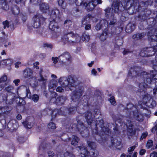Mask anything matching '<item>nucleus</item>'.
Here are the masks:
<instances>
[{"label": "nucleus", "instance_id": "1", "mask_svg": "<svg viewBox=\"0 0 157 157\" xmlns=\"http://www.w3.org/2000/svg\"><path fill=\"white\" fill-rule=\"evenodd\" d=\"M93 115L92 112L90 111H86L84 113V116L86 121L89 125L92 126L93 124L95 125V128H105L104 126V121L102 120L99 118V117L101 116L99 110L95 109L94 111ZM112 118L113 120L115 121V125L112 123H109L106 125L105 128H119L120 127L117 124V121L115 116H113Z\"/></svg>", "mask_w": 157, "mask_h": 157}, {"label": "nucleus", "instance_id": "2", "mask_svg": "<svg viewBox=\"0 0 157 157\" xmlns=\"http://www.w3.org/2000/svg\"><path fill=\"white\" fill-rule=\"evenodd\" d=\"M121 0H114L112 4V10L115 13H119L124 10L125 8L123 5H120V2ZM153 2V0H127V3H128L131 5L134 3L139 4V8L142 7L145 8L148 5H151Z\"/></svg>", "mask_w": 157, "mask_h": 157}, {"label": "nucleus", "instance_id": "3", "mask_svg": "<svg viewBox=\"0 0 157 157\" xmlns=\"http://www.w3.org/2000/svg\"><path fill=\"white\" fill-rule=\"evenodd\" d=\"M143 72H141V70L140 67H139L135 66L133 67H131L128 72V78L136 77L139 75V74L140 73L141 77L143 78L144 80V82H141L139 84V87L141 89L140 91L141 92V94L142 96L145 94H148L146 93L145 89L147 88L148 86L147 84V83L146 81V78H144V75L142 74Z\"/></svg>", "mask_w": 157, "mask_h": 157}, {"label": "nucleus", "instance_id": "4", "mask_svg": "<svg viewBox=\"0 0 157 157\" xmlns=\"http://www.w3.org/2000/svg\"><path fill=\"white\" fill-rule=\"evenodd\" d=\"M87 144L88 147L90 148L91 151H89L87 147H83L82 146H78L77 148H79L80 151L81 156L83 157H96L98 153L95 149L96 145L95 143L91 141H88Z\"/></svg>", "mask_w": 157, "mask_h": 157}, {"label": "nucleus", "instance_id": "5", "mask_svg": "<svg viewBox=\"0 0 157 157\" xmlns=\"http://www.w3.org/2000/svg\"><path fill=\"white\" fill-rule=\"evenodd\" d=\"M59 84L66 90H71V87L76 86L79 83L77 79L71 75L60 77L58 80Z\"/></svg>", "mask_w": 157, "mask_h": 157}, {"label": "nucleus", "instance_id": "6", "mask_svg": "<svg viewBox=\"0 0 157 157\" xmlns=\"http://www.w3.org/2000/svg\"><path fill=\"white\" fill-rule=\"evenodd\" d=\"M93 135H98L99 138L98 140V142L100 143H103L106 142L109 137L112 135L111 131L110 128H101L98 131V128H90Z\"/></svg>", "mask_w": 157, "mask_h": 157}, {"label": "nucleus", "instance_id": "7", "mask_svg": "<svg viewBox=\"0 0 157 157\" xmlns=\"http://www.w3.org/2000/svg\"><path fill=\"white\" fill-rule=\"evenodd\" d=\"M126 110L127 116L129 118H134L140 122H141L144 120V115L139 113L136 107L132 104L129 103L127 105Z\"/></svg>", "mask_w": 157, "mask_h": 157}, {"label": "nucleus", "instance_id": "8", "mask_svg": "<svg viewBox=\"0 0 157 157\" xmlns=\"http://www.w3.org/2000/svg\"><path fill=\"white\" fill-rule=\"evenodd\" d=\"M115 20L114 19L108 22L105 19H101L95 25V28L97 31H99L101 29L104 30L108 28H110L111 32L112 33H114L116 30V28L115 27Z\"/></svg>", "mask_w": 157, "mask_h": 157}, {"label": "nucleus", "instance_id": "9", "mask_svg": "<svg viewBox=\"0 0 157 157\" xmlns=\"http://www.w3.org/2000/svg\"><path fill=\"white\" fill-rule=\"evenodd\" d=\"M61 39L64 44H68L73 45L78 42L81 38L78 35L70 32L63 35Z\"/></svg>", "mask_w": 157, "mask_h": 157}, {"label": "nucleus", "instance_id": "10", "mask_svg": "<svg viewBox=\"0 0 157 157\" xmlns=\"http://www.w3.org/2000/svg\"><path fill=\"white\" fill-rule=\"evenodd\" d=\"M77 108L75 107L69 109L63 107L60 108L59 110L56 109L51 111L52 117V118H54L57 114L62 115L66 116L67 114L73 113L77 110Z\"/></svg>", "mask_w": 157, "mask_h": 157}, {"label": "nucleus", "instance_id": "11", "mask_svg": "<svg viewBox=\"0 0 157 157\" xmlns=\"http://www.w3.org/2000/svg\"><path fill=\"white\" fill-rule=\"evenodd\" d=\"M154 71H151L150 73H147L146 72H143L142 74L144 75V78H146L147 82L150 84L151 83L152 79L157 80V65H154L153 66Z\"/></svg>", "mask_w": 157, "mask_h": 157}, {"label": "nucleus", "instance_id": "12", "mask_svg": "<svg viewBox=\"0 0 157 157\" xmlns=\"http://www.w3.org/2000/svg\"><path fill=\"white\" fill-rule=\"evenodd\" d=\"M119 128H113L115 132H117L116 134L112 135L111 136V144L112 146H115L116 148L119 150H121L122 147L121 142L118 141L117 139V136L119 135L120 132H119Z\"/></svg>", "mask_w": 157, "mask_h": 157}, {"label": "nucleus", "instance_id": "13", "mask_svg": "<svg viewBox=\"0 0 157 157\" xmlns=\"http://www.w3.org/2000/svg\"><path fill=\"white\" fill-rule=\"evenodd\" d=\"M84 91L83 86H78L71 94V99L74 101H78L82 95Z\"/></svg>", "mask_w": 157, "mask_h": 157}, {"label": "nucleus", "instance_id": "14", "mask_svg": "<svg viewBox=\"0 0 157 157\" xmlns=\"http://www.w3.org/2000/svg\"><path fill=\"white\" fill-rule=\"evenodd\" d=\"M46 19L41 15L37 14L35 15L33 18V24L32 27L34 29H39L41 24L45 21Z\"/></svg>", "mask_w": 157, "mask_h": 157}, {"label": "nucleus", "instance_id": "15", "mask_svg": "<svg viewBox=\"0 0 157 157\" xmlns=\"http://www.w3.org/2000/svg\"><path fill=\"white\" fill-rule=\"evenodd\" d=\"M142 97L144 102L147 106L153 108L156 105V101L151 98V96L149 94H145L142 95Z\"/></svg>", "mask_w": 157, "mask_h": 157}, {"label": "nucleus", "instance_id": "16", "mask_svg": "<svg viewBox=\"0 0 157 157\" xmlns=\"http://www.w3.org/2000/svg\"><path fill=\"white\" fill-rule=\"evenodd\" d=\"M13 87L11 86H8L6 88V90L7 91L11 93L10 95H7L6 100V103L10 105L13 103L15 99V94L13 92Z\"/></svg>", "mask_w": 157, "mask_h": 157}, {"label": "nucleus", "instance_id": "17", "mask_svg": "<svg viewBox=\"0 0 157 157\" xmlns=\"http://www.w3.org/2000/svg\"><path fill=\"white\" fill-rule=\"evenodd\" d=\"M101 3V0H91V2L88 3L85 2L83 4V7L86 8L87 11H90L93 10L97 5Z\"/></svg>", "mask_w": 157, "mask_h": 157}, {"label": "nucleus", "instance_id": "18", "mask_svg": "<svg viewBox=\"0 0 157 157\" xmlns=\"http://www.w3.org/2000/svg\"><path fill=\"white\" fill-rule=\"evenodd\" d=\"M111 8L110 7H108L104 10L105 17L108 19V22H110L112 20H115V27H116L117 22V19L114 16V14L113 12L110 13Z\"/></svg>", "mask_w": 157, "mask_h": 157}, {"label": "nucleus", "instance_id": "19", "mask_svg": "<svg viewBox=\"0 0 157 157\" xmlns=\"http://www.w3.org/2000/svg\"><path fill=\"white\" fill-rule=\"evenodd\" d=\"M153 49L151 47L146 48L141 50L140 53V55L142 57L150 56L154 55Z\"/></svg>", "mask_w": 157, "mask_h": 157}, {"label": "nucleus", "instance_id": "20", "mask_svg": "<svg viewBox=\"0 0 157 157\" xmlns=\"http://www.w3.org/2000/svg\"><path fill=\"white\" fill-rule=\"evenodd\" d=\"M91 17V16L88 14L85 16L82 20V26L84 27L86 30H89L91 29L90 24L87 22L88 20H89Z\"/></svg>", "mask_w": 157, "mask_h": 157}, {"label": "nucleus", "instance_id": "21", "mask_svg": "<svg viewBox=\"0 0 157 157\" xmlns=\"http://www.w3.org/2000/svg\"><path fill=\"white\" fill-rule=\"evenodd\" d=\"M71 59V56L68 52H64L59 57V61L62 63H64L67 61L70 62Z\"/></svg>", "mask_w": 157, "mask_h": 157}, {"label": "nucleus", "instance_id": "22", "mask_svg": "<svg viewBox=\"0 0 157 157\" xmlns=\"http://www.w3.org/2000/svg\"><path fill=\"white\" fill-rule=\"evenodd\" d=\"M115 31H115L114 33H112L111 32L110 28H108L103 30L99 37L101 41H104L106 40L109 34H111V35L114 34L115 33Z\"/></svg>", "mask_w": 157, "mask_h": 157}, {"label": "nucleus", "instance_id": "23", "mask_svg": "<svg viewBox=\"0 0 157 157\" xmlns=\"http://www.w3.org/2000/svg\"><path fill=\"white\" fill-rule=\"evenodd\" d=\"M44 72L42 68H40L38 72L39 76L38 77V80L39 82H42L44 84H45L47 81L46 76L44 74Z\"/></svg>", "mask_w": 157, "mask_h": 157}, {"label": "nucleus", "instance_id": "24", "mask_svg": "<svg viewBox=\"0 0 157 157\" xmlns=\"http://www.w3.org/2000/svg\"><path fill=\"white\" fill-rule=\"evenodd\" d=\"M51 17L52 19H54L56 22L60 21V14L59 10L56 9H54L52 10Z\"/></svg>", "mask_w": 157, "mask_h": 157}, {"label": "nucleus", "instance_id": "25", "mask_svg": "<svg viewBox=\"0 0 157 157\" xmlns=\"http://www.w3.org/2000/svg\"><path fill=\"white\" fill-rule=\"evenodd\" d=\"M59 22H56L54 19L50 20L49 25V29L52 31L57 32L59 29V27L58 25V23Z\"/></svg>", "mask_w": 157, "mask_h": 157}, {"label": "nucleus", "instance_id": "26", "mask_svg": "<svg viewBox=\"0 0 157 157\" xmlns=\"http://www.w3.org/2000/svg\"><path fill=\"white\" fill-rule=\"evenodd\" d=\"M57 85V82L55 80H52L49 82L48 86L50 92L53 91Z\"/></svg>", "mask_w": 157, "mask_h": 157}, {"label": "nucleus", "instance_id": "27", "mask_svg": "<svg viewBox=\"0 0 157 157\" xmlns=\"http://www.w3.org/2000/svg\"><path fill=\"white\" fill-rule=\"evenodd\" d=\"M83 99L81 100L78 103V105H81V104L84 107L88 106V100H89V97L87 95H84L82 98Z\"/></svg>", "mask_w": 157, "mask_h": 157}, {"label": "nucleus", "instance_id": "28", "mask_svg": "<svg viewBox=\"0 0 157 157\" xmlns=\"http://www.w3.org/2000/svg\"><path fill=\"white\" fill-rule=\"evenodd\" d=\"M23 75L25 78L31 77L33 74V71L29 68H26L23 71Z\"/></svg>", "mask_w": 157, "mask_h": 157}, {"label": "nucleus", "instance_id": "29", "mask_svg": "<svg viewBox=\"0 0 157 157\" xmlns=\"http://www.w3.org/2000/svg\"><path fill=\"white\" fill-rule=\"evenodd\" d=\"M67 99L66 97L61 96L58 97L56 99L55 104L56 105H60L64 103Z\"/></svg>", "mask_w": 157, "mask_h": 157}, {"label": "nucleus", "instance_id": "30", "mask_svg": "<svg viewBox=\"0 0 157 157\" xmlns=\"http://www.w3.org/2000/svg\"><path fill=\"white\" fill-rule=\"evenodd\" d=\"M135 27L136 25L134 24L129 23L126 26L125 31L127 33H130L135 29Z\"/></svg>", "mask_w": 157, "mask_h": 157}, {"label": "nucleus", "instance_id": "31", "mask_svg": "<svg viewBox=\"0 0 157 157\" xmlns=\"http://www.w3.org/2000/svg\"><path fill=\"white\" fill-rule=\"evenodd\" d=\"M49 8V5L45 3H42L40 6V9L43 13H46Z\"/></svg>", "mask_w": 157, "mask_h": 157}, {"label": "nucleus", "instance_id": "32", "mask_svg": "<svg viewBox=\"0 0 157 157\" xmlns=\"http://www.w3.org/2000/svg\"><path fill=\"white\" fill-rule=\"evenodd\" d=\"M72 140L71 142V145L76 146L78 145V142L79 140V138L76 136L73 135L72 136Z\"/></svg>", "mask_w": 157, "mask_h": 157}, {"label": "nucleus", "instance_id": "33", "mask_svg": "<svg viewBox=\"0 0 157 157\" xmlns=\"http://www.w3.org/2000/svg\"><path fill=\"white\" fill-rule=\"evenodd\" d=\"M146 33H138L132 36V38L135 40H137L141 39L146 36Z\"/></svg>", "mask_w": 157, "mask_h": 157}, {"label": "nucleus", "instance_id": "34", "mask_svg": "<svg viewBox=\"0 0 157 157\" xmlns=\"http://www.w3.org/2000/svg\"><path fill=\"white\" fill-rule=\"evenodd\" d=\"M11 11L13 15H17L20 12L19 8L16 5L13 6L11 8Z\"/></svg>", "mask_w": 157, "mask_h": 157}, {"label": "nucleus", "instance_id": "35", "mask_svg": "<svg viewBox=\"0 0 157 157\" xmlns=\"http://www.w3.org/2000/svg\"><path fill=\"white\" fill-rule=\"evenodd\" d=\"M84 129L80 132V134L84 138H87L89 137L90 135V132L88 128H84Z\"/></svg>", "mask_w": 157, "mask_h": 157}, {"label": "nucleus", "instance_id": "36", "mask_svg": "<svg viewBox=\"0 0 157 157\" xmlns=\"http://www.w3.org/2000/svg\"><path fill=\"white\" fill-rule=\"evenodd\" d=\"M140 128H126L128 133V135L132 136H134L136 133V130H138Z\"/></svg>", "mask_w": 157, "mask_h": 157}, {"label": "nucleus", "instance_id": "37", "mask_svg": "<svg viewBox=\"0 0 157 157\" xmlns=\"http://www.w3.org/2000/svg\"><path fill=\"white\" fill-rule=\"evenodd\" d=\"M0 7L2 10L7 11L9 9L8 2L6 1L0 5Z\"/></svg>", "mask_w": 157, "mask_h": 157}, {"label": "nucleus", "instance_id": "38", "mask_svg": "<svg viewBox=\"0 0 157 157\" xmlns=\"http://www.w3.org/2000/svg\"><path fill=\"white\" fill-rule=\"evenodd\" d=\"M126 125L127 128H132L133 127L134 128L136 124L134 121L128 120L126 122Z\"/></svg>", "mask_w": 157, "mask_h": 157}, {"label": "nucleus", "instance_id": "39", "mask_svg": "<svg viewBox=\"0 0 157 157\" xmlns=\"http://www.w3.org/2000/svg\"><path fill=\"white\" fill-rule=\"evenodd\" d=\"M51 98L50 100V102L51 103H54L56 101V97L57 96V94L55 92H51Z\"/></svg>", "mask_w": 157, "mask_h": 157}, {"label": "nucleus", "instance_id": "40", "mask_svg": "<svg viewBox=\"0 0 157 157\" xmlns=\"http://www.w3.org/2000/svg\"><path fill=\"white\" fill-rule=\"evenodd\" d=\"M13 63V60L11 59H8L4 60L1 62V64L10 66Z\"/></svg>", "mask_w": 157, "mask_h": 157}, {"label": "nucleus", "instance_id": "41", "mask_svg": "<svg viewBox=\"0 0 157 157\" xmlns=\"http://www.w3.org/2000/svg\"><path fill=\"white\" fill-rule=\"evenodd\" d=\"M7 78L6 75H4L0 78V84L3 85H6V81L7 80Z\"/></svg>", "mask_w": 157, "mask_h": 157}, {"label": "nucleus", "instance_id": "42", "mask_svg": "<svg viewBox=\"0 0 157 157\" xmlns=\"http://www.w3.org/2000/svg\"><path fill=\"white\" fill-rule=\"evenodd\" d=\"M153 142L151 140H148L147 142L146 147L147 149H149L153 147Z\"/></svg>", "mask_w": 157, "mask_h": 157}, {"label": "nucleus", "instance_id": "43", "mask_svg": "<svg viewBox=\"0 0 157 157\" xmlns=\"http://www.w3.org/2000/svg\"><path fill=\"white\" fill-rule=\"evenodd\" d=\"M16 101L17 103L19 105H23L25 103V101L20 97H17Z\"/></svg>", "mask_w": 157, "mask_h": 157}, {"label": "nucleus", "instance_id": "44", "mask_svg": "<svg viewBox=\"0 0 157 157\" xmlns=\"http://www.w3.org/2000/svg\"><path fill=\"white\" fill-rule=\"evenodd\" d=\"M90 36L85 33H84L82 36V40L86 42H88L90 40Z\"/></svg>", "mask_w": 157, "mask_h": 157}, {"label": "nucleus", "instance_id": "45", "mask_svg": "<svg viewBox=\"0 0 157 157\" xmlns=\"http://www.w3.org/2000/svg\"><path fill=\"white\" fill-rule=\"evenodd\" d=\"M5 33L4 32L0 33V42H4L6 39Z\"/></svg>", "mask_w": 157, "mask_h": 157}, {"label": "nucleus", "instance_id": "46", "mask_svg": "<svg viewBox=\"0 0 157 157\" xmlns=\"http://www.w3.org/2000/svg\"><path fill=\"white\" fill-rule=\"evenodd\" d=\"M22 124H23L24 127L26 128H29V127H30L32 128L33 124L30 122H29L27 120L24 121L22 122Z\"/></svg>", "mask_w": 157, "mask_h": 157}, {"label": "nucleus", "instance_id": "47", "mask_svg": "<svg viewBox=\"0 0 157 157\" xmlns=\"http://www.w3.org/2000/svg\"><path fill=\"white\" fill-rule=\"evenodd\" d=\"M79 116H77L76 117V120L78 123L77 128H79V126H80L81 128H83L84 127V124L79 120Z\"/></svg>", "mask_w": 157, "mask_h": 157}, {"label": "nucleus", "instance_id": "48", "mask_svg": "<svg viewBox=\"0 0 157 157\" xmlns=\"http://www.w3.org/2000/svg\"><path fill=\"white\" fill-rule=\"evenodd\" d=\"M32 100L35 102L38 101L39 99V96L37 94H34L32 97Z\"/></svg>", "mask_w": 157, "mask_h": 157}, {"label": "nucleus", "instance_id": "49", "mask_svg": "<svg viewBox=\"0 0 157 157\" xmlns=\"http://www.w3.org/2000/svg\"><path fill=\"white\" fill-rule=\"evenodd\" d=\"M136 147L135 146H133L128 148V152L129 154L132 155V152L134 150Z\"/></svg>", "mask_w": 157, "mask_h": 157}, {"label": "nucleus", "instance_id": "50", "mask_svg": "<svg viewBox=\"0 0 157 157\" xmlns=\"http://www.w3.org/2000/svg\"><path fill=\"white\" fill-rule=\"evenodd\" d=\"M148 133L146 131L145 132H143L141 135L140 137V141L146 138L147 136Z\"/></svg>", "mask_w": 157, "mask_h": 157}, {"label": "nucleus", "instance_id": "51", "mask_svg": "<svg viewBox=\"0 0 157 157\" xmlns=\"http://www.w3.org/2000/svg\"><path fill=\"white\" fill-rule=\"evenodd\" d=\"M85 2H82L81 0H75V3L77 6H82L83 7V4Z\"/></svg>", "mask_w": 157, "mask_h": 157}, {"label": "nucleus", "instance_id": "52", "mask_svg": "<svg viewBox=\"0 0 157 157\" xmlns=\"http://www.w3.org/2000/svg\"><path fill=\"white\" fill-rule=\"evenodd\" d=\"M17 140L20 144L23 143L25 141L24 137L21 136H18L17 138Z\"/></svg>", "mask_w": 157, "mask_h": 157}, {"label": "nucleus", "instance_id": "53", "mask_svg": "<svg viewBox=\"0 0 157 157\" xmlns=\"http://www.w3.org/2000/svg\"><path fill=\"white\" fill-rule=\"evenodd\" d=\"M110 103L113 105H115L116 103L114 97L113 96L111 97L109 100Z\"/></svg>", "mask_w": 157, "mask_h": 157}, {"label": "nucleus", "instance_id": "54", "mask_svg": "<svg viewBox=\"0 0 157 157\" xmlns=\"http://www.w3.org/2000/svg\"><path fill=\"white\" fill-rule=\"evenodd\" d=\"M3 25L4 26L3 28L5 29L6 27L8 28L9 27V22L7 20H6L3 22Z\"/></svg>", "mask_w": 157, "mask_h": 157}, {"label": "nucleus", "instance_id": "55", "mask_svg": "<svg viewBox=\"0 0 157 157\" xmlns=\"http://www.w3.org/2000/svg\"><path fill=\"white\" fill-rule=\"evenodd\" d=\"M26 96L29 98L31 97V93L29 88L26 87Z\"/></svg>", "mask_w": 157, "mask_h": 157}, {"label": "nucleus", "instance_id": "56", "mask_svg": "<svg viewBox=\"0 0 157 157\" xmlns=\"http://www.w3.org/2000/svg\"><path fill=\"white\" fill-rule=\"evenodd\" d=\"M72 22L70 20H66L64 23V25L66 26H69L71 24Z\"/></svg>", "mask_w": 157, "mask_h": 157}, {"label": "nucleus", "instance_id": "57", "mask_svg": "<svg viewBox=\"0 0 157 157\" xmlns=\"http://www.w3.org/2000/svg\"><path fill=\"white\" fill-rule=\"evenodd\" d=\"M151 39L152 41H157V33L156 35H152L151 36Z\"/></svg>", "mask_w": 157, "mask_h": 157}, {"label": "nucleus", "instance_id": "58", "mask_svg": "<svg viewBox=\"0 0 157 157\" xmlns=\"http://www.w3.org/2000/svg\"><path fill=\"white\" fill-rule=\"evenodd\" d=\"M48 128H56V124L52 122H50L48 124Z\"/></svg>", "mask_w": 157, "mask_h": 157}, {"label": "nucleus", "instance_id": "59", "mask_svg": "<svg viewBox=\"0 0 157 157\" xmlns=\"http://www.w3.org/2000/svg\"><path fill=\"white\" fill-rule=\"evenodd\" d=\"M48 154L49 157H53L55 155L54 153L51 151H48Z\"/></svg>", "mask_w": 157, "mask_h": 157}, {"label": "nucleus", "instance_id": "60", "mask_svg": "<svg viewBox=\"0 0 157 157\" xmlns=\"http://www.w3.org/2000/svg\"><path fill=\"white\" fill-rule=\"evenodd\" d=\"M132 51L128 49H124L123 53L124 55H127L132 52Z\"/></svg>", "mask_w": 157, "mask_h": 157}, {"label": "nucleus", "instance_id": "61", "mask_svg": "<svg viewBox=\"0 0 157 157\" xmlns=\"http://www.w3.org/2000/svg\"><path fill=\"white\" fill-rule=\"evenodd\" d=\"M56 91L59 92H62L64 91V90L61 86L58 87L56 90Z\"/></svg>", "mask_w": 157, "mask_h": 157}, {"label": "nucleus", "instance_id": "62", "mask_svg": "<svg viewBox=\"0 0 157 157\" xmlns=\"http://www.w3.org/2000/svg\"><path fill=\"white\" fill-rule=\"evenodd\" d=\"M150 157H157V152L154 151L150 155Z\"/></svg>", "mask_w": 157, "mask_h": 157}, {"label": "nucleus", "instance_id": "63", "mask_svg": "<svg viewBox=\"0 0 157 157\" xmlns=\"http://www.w3.org/2000/svg\"><path fill=\"white\" fill-rule=\"evenodd\" d=\"M146 152V150L145 149H141L139 152V154L141 155H144Z\"/></svg>", "mask_w": 157, "mask_h": 157}, {"label": "nucleus", "instance_id": "64", "mask_svg": "<svg viewBox=\"0 0 157 157\" xmlns=\"http://www.w3.org/2000/svg\"><path fill=\"white\" fill-rule=\"evenodd\" d=\"M151 131L153 133L157 135V128H151Z\"/></svg>", "mask_w": 157, "mask_h": 157}]
</instances>
